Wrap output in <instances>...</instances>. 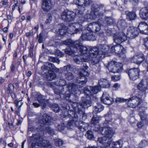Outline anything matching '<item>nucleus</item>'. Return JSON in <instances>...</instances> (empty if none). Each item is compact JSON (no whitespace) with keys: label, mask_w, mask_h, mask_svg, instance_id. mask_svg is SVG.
<instances>
[{"label":"nucleus","mask_w":148,"mask_h":148,"mask_svg":"<svg viewBox=\"0 0 148 148\" xmlns=\"http://www.w3.org/2000/svg\"><path fill=\"white\" fill-rule=\"evenodd\" d=\"M100 88L99 87L88 86L84 89V92L86 94V97H82V102L80 104L74 103L72 105L74 110H77V108H87L91 106V100L96 99V94L99 92Z\"/></svg>","instance_id":"obj_1"},{"label":"nucleus","mask_w":148,"mask_h":148,"mask_svg":"<svg viewBox=\"0 0 148 148\" xmlns=\"http://www.w3.org/2000/svg\"><path fill=\"white\" fill-rule=\"evenodd\" d=\"M62 43L70 47L65 51V53L69 55L73 56L76 52L81 55H86L88 52L87 48L83 46L78 40L73 41L68 39L63 41Z\"/></svg>","instance_id":"obj_2"},{"label":"nucleus","mask_w":148,"mask_h":148,"mask_svg":"<svg viewBox=\"0 0 148 148\" xmlns=\"http://www.w3.org/2000/svg\"><path fill=\"white\" fill-rule=\"evenodd\" d=\"M91 10L90 14H86L84 16L85 21L88 19L95 20L99 16H102L104 12L108 11L103 4L92 5L91 6Z\"/></svg>","instance_id":"obj_3"},{"label":"nucleus","mask_w":148,"mask_h":148,"mask_svg":"<svg viewBox=\"0 0 148 148\" xmlns=\"http://www.w3.org/2000/svg\"><path fill=\"white\" fill-rule=\"evenodd\" d=\"M103 124V127H100L99 126H98L97 127H95L94 130L95 132L104 135L105 136L111 140L114 134L113 130L111 127L112 126L111 121L107 120L106 118Z\"/></svg>","instance_id":"obj_4"},{"label":"nucleus","mask_w":148,"mask_h":148,"mask_svg":"<svg viewBox=\"0 0 148 148\" xmlns=\"http://www.w3.org/2000/svg\"><path fill=\"white\" fill-rule=\"evenodd\" d=\"M68 118L73 119L68 121L67 125V127L68 129H72L74 126H77L79 123H81V121H78V116L73 110H69L64 114L63 118L66 119Z\"/></svg>","instance_id":"obj_5"},{"label":"nucleus","mask_w":148,"mask_h":148,"mask_svg":"<svg viewBox=\"0 0 148 148\" xmlns=\"http://www.w3.org/2000/svg\"><path fill=\"white\" fill-rule=\"evenodd\" d=\"M81 67L82 68L79 71V75L77 77V85L79 88H81L85 84L87 81L86 76L89 75L88 71V67L85 63H82Z\"/></svg>","instance_id":"obj_6"},{"label":"nucleus","mask_w":148,"mask_h":148,"mask_svg":"<svg viewBox=\"0 0 148 148\" xmlns=\"http://www.w3.org/2000/svg\"><path fill=\"white\" fill-rule=\"evenodd\" d=\"M101 29L99 24H97L96 23L93 22L90 23L87 27V31L86 33L82 34L80 39L85 40L84 38L90 36L93 32H97L99 31Z\"/></svg>","instance_id":"obj_7"},{"label":"nucleus","mask_w":148,"mask_h":148,"mask_svg":"<svg viewBox=\"0 0 148 148\" xmlns=\"http://www.w3.org/2000/svg\"><path fill=\"white\" fill-rule=\"evenodd\" d=\"M34 141L37 142L36 143L39 145L42 146L45 148H51L52 144L47 140H44L42 136L38 134L32 136Z\"/></svg>","instance_id":"obj_8"},{"label":"nucleus","mask_w":148,"mask_h":148,"mask_svg":"<svg viewBox=\"0 0 148 148\" xmlns=\"http://www.w3.org/2000/svg\"><path fill=\"white\" fill-rule=\"evenodd\" d=\"M76 4L79 6V10H77L75 12V14L81 15L83 13L85 8L89 6L92 3V0H76Z\"/></svg>","instance_id":"obj_9"},{"label":"nucleus","mask_w":148,"mask_h":148,"mask_svg":"<svg viewBox=\"0 0 148 148\" xmlns=\"http://www.w3.org/2000/svg\"><path fill=\"white\" fill-rule=\"evenodd\" d=\"M128 106L130 108H135L138 107L140 108L142 107H141V105L142 103L141 97H138L134 96L128 99Z\"/></svg>","instance_id":"obj_10"},{"label":"nucleus","mask_w":148,"mask_h":148,"mask_svg":"<svg viewBox=\"0 0 148 148\" xmlns=\"http://www.w3.org/2000/svg\"><path fill=\"white\" fill-rule=\"evenodd\" d=\"M75 14L67 10H64L61 15L62 20L66 22L73 21L75 17Z\"/></svg>","instance_id":"obj_11"},{"label":"nucleus","mask_w":148,"mask_h":148,"mask_svg":"<svg viewBox=\"0 0 148 148\" xmlns=\"http://www.w3.org/2000/svg\"><path fill=\"white\" fill-rule=\"evenodd\" d=\"M139 72L140 70L137 68L131 69L127 71L130 79L133 81H135L139 78Z\"/></svg>","instance_id":"obj_12"},{"label":"nucleus","mask_w":148,"mask_h":148,"mask_svg":"<svg viewBox=\"0 0 148 148\" xmlns=\"http://www.w3.org/2000/svg\"><path fill=\"white\" fill-rule=\"evenodd\" d=\"M114 42L116 44H119L127 40L125 34L123 32L114 34L113 36Z\"/></svg>","instance_id":"obj_13"},{"label":"nucleus","mask_w":148,"mask_h":148,"mask_svg":"<svg viewBox=\"0 0 148 148\" xmlns=\"http://www.w3.org/2000/svg\"><path fill=\"white\" fill-rule=\"evenodd\" d=\"M137 88L145 96L146 91L148 90V82L146 79H142L138 85Z\"/></svg>","instance_id":"obj_14"},{"label":"nucleus","mask_w":148,"mask_h":148,"mask_svg":"<svg viewBox=\"0 0 148 148\" xmlns=\"http://www.w3.org/2000/svg\"><path fill=\"white\" fill-rule=\"evenodd\" d=\"M107 67L110 72L114 73L120 72L123 69L122 67L116 66L115 62L114 61H112L109 62Z\"/></svg>","instance_id":"obj_15"},{"label":"nucleus","mask_w":148,"mask_h":148,"mask_svg":"<svg viewBox=\"0 0 148 148\" xmlns=\"http://www.w3.org/2000/svg\"><path fill=\"white\" fill-rule=\"evenodd\" d=\"M110 51L112 53H115L120 56L125 53V50L123 47L120 44H116L112 46L111 48Z\"/></svg>","instance_id":"obj_16"},{"label":"nucleus","mask_w":148,"mask_h":148,"mask_svg":"<svg viewBox=\"0 0 148 148\" xmlns=\"http://www.w3.org/2000/svg\"><path fill=\"white\" fill-rule=\"evenodd\" d=\"M111 142V140L104 136L98 138L97 143V144L99 143L102 145L104 148H106L110 146Z\"/></svg>","instance_id":"obj_17"},{"label":"nucleus","mask_w":148,"mask_h":148,"mask_svg":"<svg viewBox=\"0 0 148 148\" xmlns=\"http://www.w3.org/2000/svg\"><path fill=\"white\" fill-rule=\"evenodd\" d=\"M139 32L138 29L133 26L130 27L127 30V34L130 38H133L138 36Z\"/></svg>","instance_id":"obj_18"},{"label":"nucleus","mask_w":148,"mask_h":148,"mask_svg":"<svg viewBox=\"0 0 148 148\" xmlns=\"http://www.w3.org/2000/svg\"><path fill=\"white\" fill-rule=\"evenodd\" d=\"M67 87L68 90L74 95L79 92V90L78 89L79 86L77 84V85L72 83H69L67 85Z\"/></svg>","instance_id":"obj_19"},{"label":"nucleus","mask_w":148,"mask_h":148,"mask_svg":"<svg viewBox=\"0 0 148 148\" xmlns=\"http://www.w3.org/2000/svg\"><path fill=\"white\" fill-rule=\"evenodd\" d=\"M114 21V19L110 17H108L106 18L104 22L101 18L98 20V23L97 24H99L100 27L101 26H106L108 25H111L113 23Z\"/></svg>","instance_id":"obj_20"},{"label":"nucleus","mask_w":148,"mask_h":148,"mask_svg":"<svg viewBox=\"0 0 148 148\" xmlns=\"http://www.w3.org/2000/svg\"><path fill=\"white\" fill-rule=\"evenodd\" d=\"M101 101L104 103L109 105L112 104L113 99L110 97L108 92H104L101 98Z\"/></svg>","instance_id":"obj_21"},{"label":"nucleus","mask_w":148,"mask_h":148,"mask_svg":"<svg viewBox=\"0 0 148 148\" xmlns=\"http://www.w3.org/2000/svg\"><path fill=\"white\" fill-rule=\"evenodd\" d=\"M138 28L140 33L144 34H148V25L146 23L143 22L140 23Z\"/></svg>","instance_id":"obj_22"},{"label":"nucleus","mask_w":148,"mask_h":148,"mask_svg":"<svg viewBox=\"0 0 148 148\" xmlns=\"http://www.w3.org/2000/svg\"><path fill=\"white\" fill-rule=\"evenodd\" d=\"M74 60L75 62L77 64H79L82 63V62H87L89 61V57L81 56H77V54H76L74 57Z\"/></svg>","instance_id":"obj_23"},{"label":"nucleus","mask_w":148,"mask_h":148,"mask_svg":"<svg viewBox=\"0 0 148 148\" xmlns=\"http://www.w3.org/2000/svg\"><path fill=\"white\" fill-rule=\"evenodd\" d=\"M52 7V2L51 0H43L42 7L44 11H48Z\"/></svg>","instance_id":"obj_24"},{"label":"nucleus","mask_w":148,"mask_h":148,"mask_svg":"<svg viewBox=\"0 0 148 148\" xmlns=\"http://www.w3.org/2000/svg\"><path fill=\"white\" fill-rule=\"evenodd\" d=\"M139 14L142 19L145 20L148 19V6L141 8L140 10Z\"/></svg>","instance_id":"obj_25"},{"label":"nucleus","mask_w":148,"mask_h":148,"mask_svg":"<svg viewBox=\"0 0 148 148\" xmlns=\"http://www.w3.org/2000/svg\"><path fill=\"white\" fill-rule=\"evenodd\" d=\"M14 91V85L11 83L9 84L5 91L6 94L8 95L10 94L12 97L13 99H14L16 98V95Z\"/></svg>","instance_id":"obj_26"},{"label":"nucleus","mask_w":148,"mask_h":148,"mask_svg":"<svg viewBox=\"0 0 148 148\" xmlns=\"http://www.w3.org/2000/svg\"><path fill=\"white\" fill-rule=\"evenodd\" d=\"M98 83L100 86H97V87H99L100 88L101 87L108 88H109L110 86V84L109 81L107 79L104 78L100 79L98 81ZM95 87H97V86H95ZM100 90H101V89Z\"/></svg>","instance_id":"obj_27"},{"label":"nucleus","mask_w":148,"mask_h":148,"mask_svg":"<svg viewBox=\"0 0 148 148\" xmlns=\"http://www.w3.org/2000/svg\"><path fill=\"white\" fill-rule=\"evenodd\" d=\"M89 55L86 56L89 57V60H90V57H94L97 56L98 55H101L99 53L98 48L94 47L91 48L89 51Z\"/></svg>","instance_id":"obj_28"},{"label":"nucleus","mask_w":148,"mask_h":148,"mask_svg":"<svg viewBox=\"0 0 148 148\" xmlns=\"http://www.w3.org/2000/svg\"><path fill=\"white\" fill-rule=\"evenodd\" d=\"M52 119L51 117L47 114L45 113L42 116V122L43 124L46 125H50L52 123Z\"/></svg>","instance_id":"obj_29"},{"label":"nucleus","mask_w":148,"mask_h":148,"mask_svg":"<svg viewBox=\"0 0 148 148\" xmlns=\"http://www.w3.org/2000/svg\"><path fill=\"white\" fill-rule=\"evenodd\" d=\"M98 51L100 55L101 54H105L109 49V47L107 45H100L98 46Z\"/></svg>","instance_id":"obj_30"},{"label":"nucleus","mask_w":148,"mask_h":148,"mask_svg":"<svg viewBox=\"0 0 148 148\" xmlns=\"http://www.w3.org/2000/svg\"><path fill=\"white\" fill-rule=\"evenodd\" d=\"M82 27H79V28H75L73 26H69L68 28V31L71 34H77L82 32Z\"/></svg>","instance_id":"obj_31"},{"label":"nucleus","mask_w":148,"mask_h":148,"mask_svg":"<svg viewBox=\"0 0 148 148\" xmlns=\"http://www.w3.org/2000/svg\"><path fill=\"white\" fill-rule=\"evenodd\" d=\"M103 109L104 107L100 103H97V105L93 108L92 114L93 115H94L101 112Z\"/></svg>","instance_id":"obj_32"},{"label":"nucleus","mask_w":148,"mask_h":148,"mask_svg":"<svg viewBox=\"0 0 148 148\" xmlns=\"http://www.w3.org/2000/svg\"><path fill=\"white\" fill-rule=\"evenodd\" d=\"M139 115L142 121H144L146 124H148V118L147 116V114L145 110L141 111L140 109L139 110Z\"/></svg>","instance_id":"obj_33"},{"label":"nucleus","mask_w":148,"mask_h":148,"mask_svg":"<svg viewBox=\"0 0 148 148\" xmlns=\"http://www.w3.org/2000/svg\"><path fill=\"white\" fill-rule=\"evenodd\" d=\"M127 19L129 21L134 20L137 18V15L134 12L132 11L128 12H126Z\"/></svg>","instance_id":"obj_34"},{"label":"nucleus","mask_w":148,"mask_h":148,"mask_svg":"<svg viewBox=\"0 0 148 148\" xmlns=\"http://www.w3.org/2000/svg\"><path fill=\"white\" fill-rule=\"evenodd\" d=\"M37 99L40 106H42V109L45 108L46 107V104L45 103V99L44 96L41 95H38Z\"/></svg>","instance_id":"obj_35"},{"label":"nucleus","mask_w":148,"mask_h":148,"mask_svg":"<svg viewBox=\"0 0 148 148\" xmlns=\"http://www.w3.org/2000/svg\"><path fill=\"white\" fill-rule=\"evenodd\" d=\"M53 90L54 93L56 95H60L62 94L64 95L65 93H64V88L62 86H57Z\"/></svg>","instance_id":"obj_36"},{"label":"nucleus","mask_w":148,"mask_h":148,"mask_svg":"<svg viewBox=\"0 0 148 148\" xmlns=\"http://www.w3.org/2000/svg\"><path fill=\"white\" fill-rule=\"evenodd\" d=\"M101 55H98L97 56L95 57H90V58H92L91 60V64L93 66L99 64V63L101 60Z\"/></svg>","instance_id":"obj_37"},{"label":"nucleus","mask_w":148,"mask_h":148,"mask_svg":"<svg viewBox=\"0 0 148 148\" xmlns=\"http://www.w3.org/2000/svg\"><path fill=\"white\" fill-rule=\"evenodd\" d=\"M117 26L119 28H124L127 26V24L125 20H120L117 23Z\"/></svg>","instance_id":"obj_38"},{"label":"nucleus","mask_w":148,"mask_h":148,"mask_svg":"<svg viewBox=\"0 0 148 148\" xmlns=\"http://www.w3.org/2000/svg\"><path fill=\"white\" fill-rule=\"evenodd\" d=\"M56 77V74L53 71H49L47 74L46 75V78L49 80L54 79Z\"/></svg>","instance_id":"obj_39"},{"label":"nucleus","mask_w":148,"mask_h":148,"mask_svg":"<svg viewBox=\"0 0 148 148\" xmlns=\"http://www.w3.org/2000/svg\"><path fill=\"white\" fill-rule=\"evenodd\" d=\"M123 141L121 140L114 142L112 146L113 148H121L123 146Z\"/></svg>","instance_id":"obj_40"},{"label":"nucleus","mask_w":148,"mask_h":148,"mask_svg":"<svg viewBox=\"0 0 148 148\" xmlns=\"http://www.w3.org/2000/svg\"><path fill=\"white\" fill-rule=\"evenodd\" d=\"M72 69L71 65L69 64L61 68L60 69L62 70V72L64 74L69 72V71H71Z\"/></svg>","instance_id":"obj_41"},{"label":"nucleus","mask_w":148,"mask_h":148,"mask_svg":"<svg viewBox=\"0 0 148 148\" xmlns=\"http://www.w3.org/2000/svg\"><path fill=\"white\" fill-rule=\"evenodd\" d=\"M76 110V111L77 112V114L78 117L82 116L83 118H84L85 119H86V113H85L84 112L81 108H77V110Z\"/></svg>","instance_id":"obj_42"},{"label":"nucleus","mask_w":148,"mask_h":148,"mask_svg":"<svg viewBox=\"0 0 148 148\" xmlns=\"http://www.w3.org/2000/svg\"><path fill=\"white\" fill-rule=\"evenodd\" d=\"M60 25L61 28L59 29L58 33L60 35L62 36L65 34L66 27L63 24H61Z\"/></svg>","instance_id":"obj_43"},{"label":"nucleus","mask_w":148,"mask_h":148,"mask_svg":"<svg viewBox=\"0 0 148 148\" xmlns=\"http://www.w3.org/2000/svg\"><path fill=\"white\" fill-rule=\"evenodd\" d=\"M46 64L47 66L48 71H50V70H51L54 71H57L59 70L58 69H57L55 67L53 64L49 62H47Z\"/></svg>","instance_id":"obj_44"},{"label":"nucleus","mask_w":148,"mask_h":148,"mask_svg":"<svg viewBox=\"0 0 148 148\" xmlns=\"http://www.w3.org/2000/svg\"><path fill=\"white\" fill-rule=\"evenodd\" d=\"M85 136L89 140H93L94 138V136L92 132L90 130L87 131L85 134Z\"/></svg>","instance_id":"obj_45"},{"label":"nucleus","mask_w":148,"mask_h":148,"mask_svg":"<svg viewBox=\"0 0 148 148\" xmlns=\"http://www.w3.org/2000/svg\"><path fill=\"white\" fill-rule=\"evenodd\" d=\"M82 123V122L81 121V123H80L78 125V126L77 127H78V129L80 131L83 132L87 130L88 127L87 125H83V124H82V125H79L80 124H81Z\"/></svg>","instance_id":"obj_46"},{"label":"nucleus","mask_w":148,"mask_h":148,"mask_svg":"<svg viewBox=\"0 0 148 148\" xmlns=\"http://www.w3.org/2000/svg\"><path fill=\"white\" fill-rule=\"evenodd\" d=\"M57 82L58 85L62 87L65 86L66 84V80L63 78L59 79Z\"/></svg>","instance_id":"obj_47"},{"label":"nucleus","mask_w":148,"mask_h":148,"mask_svg":"<svg viewBox=\"0 0 148 148\" xmlns=\"http://www.w3.org/2000/svg\"><path fill=\"white\" fill-rule=\"evenodd\" d=\"M99 120V117L97 116L95 117V116H93L92 119L91 123L92 124L95 125L96 123H98Z\"/></svg>","instance_id":"obj_48"},{"label":"nucleus","mask_w":148,"mask_h":148,"mask_svg":"<svg viewBox=\"0 0 148 148\" xmlns=\"http://www.w3.org/2000/svg\"><path fill=\"white\" fill-rule=\"evenodd\" d=\"M66 79L68 80H71L72 79L73 77V76L72 73L69 72H67V73H64Z\"/></svg>","instance_id":"obj_49"},{"label":"nucleus","mask_w":148,"mask_h":148,"mask_svg":"<svg viewBox=\"0 0 148 148\" xmlns=\"http://www.w3.org/2000/svg\"><path fill=\"white\" fill-rule=\"evenodd\" d=\"M63 142L62 140L60 139H56L55 140V144L57 146H60L62 145Z\"/></svg>","instance_id":"obj_50"},{"label":"nucleus","mask_w":148,"mask_h":148,"mask_svg":"<svg viewBox=\"0 0 148 148\" xmlns=\"http://www.w3.org/2000/svg\"><path fill=\"white\" fill-rule=\"evenodd\" d=\"M46 130L48 133L51 135H52L55 134V132L53 129H51L50 127H47L46 128Z\"/></svg>","instance_id":"obj_51"},{"label":"nucleus","mask_w":148,"mask_h":148,"mask_svg":"<svg viewBox=\"0 0 148 148\" xmlns=\"http://www.w3.org/2000/svg\"><path fill=\"white\" fill-rule=\"evenodd\" d=\"M84 40L89 41H93L95 40L96 39V37L93 34V33L90 35V36H88V38H85Z\"/></svg>","instance_id":"obj_52"},{"label":"nucleus","mask_w":148,"mask_h":148,"mask_svg":"<svg viewBox=\"0 0 148 148\" xmlns=\"http://www.w3.org/2000/svg\"><path fill=\"white\" fill-rule=\"evenodd\" d=\"M148 145V142L145 140H142L139 144L140 147H144Z\"/></svg>","instance_id":"obj_53"},{"label":"nucleus","mask_w":148,"mask_h":148,"mask_svg":"<svg viewBox=\"0 0 148 148\" xmlns=\"http://www.w3.org/2000/svg\"><path fill=\"white\" fill-rule=\"evenodd\" d=\"M136 55L137 57V58H140L142 60H145V61L146 58L143 53H137Z\"/></svg>","instance_id":"obj_54"},{"label":"nucleus","mask_w":148,"mask_h":148,"mask_svg":"<svg viewBox=\"0 0 148 148\" xmlns=\"http://www.w3.org/2000/svg\"><path fill=\"white\" fill-rule=\"evenodd\" d=\"M52 18L51 15L50 14H49L48 15L47 18L45 22V23L46 24H48L50 23L52 21Z\"/></svg>","instance_id":"obj_55"},{"label":"nucleus","mask_w":148,"mask_h":148,"mask_svg":"<svg viewBox=\"0 0 148 148\" xmlns=\"http://www.w3.org/2000/svg\"><path fill=\"white\" fill-rule=\"evenodd\" d=\"M36 143L37 142L32 143L31 145H29V146L32 148H42V147H40L41 146L37 144Z\"/></svg>","instance_id":"obj_56"},{"label":"nucleus","mask_w":148,"mask_h":148,"mask_svg":"<svg viewBox=\"0 0 148 148\" xmlns=\"http://www.w3.org/2000/svg\"><path fill=\"white\" fill-rule=\"evenodd\" d=\"M65 128L64 124L62 123L58 125L57 127V128L59 131L63 130Z\"/></svg>","instance_id":"obj_57"},{"label":"nucleus","mask_w":148,"mask_h":148,"mask_svg":"<svg viewBox=\"0 0 148 148\" xmlns=\"http://www.w3.org/2000/svg\"><path fill=\"white\" fill-rule=\"evenodd\" d=\"M121 76L120 75H115L111 77L112 80L114 81H117L120 79Z\"/></svg>","instance_id":"obj_58"},{"label":"nucleus","mask_w":148,"mask_h":148,"mask_svg":"<svg viewBox=\"0 0 148 148\" xmlns=\"http://www.w3.org/2000/svg\"><path fill=\"white\" fill-rule=\"evenodd\" d=\"M93 67L95 69V71L98 73L100 72L101 71V66L99 64L93 66Z\"/></svg>","instance_id":"obj_59"},{"label":"nucleus","mask_w":148,"mask_h":148,"mask_svg":"<svg viewBox=\"0 0 148 148\" xmlns=\"http://www.w3.org/2000/svg\"><path fill=\"white\" fill-rule=\"evenodd\" d=\"M137 57L136 55L131 57L130 58L131 62L132 63H135L137 64V63L138 62H137Z\"/></svg>","instance_id":"obj_60"},{"label":"nucleus","mask_w":148,"mask_h":148,"mask_svg":"<svg viewBox=\"0 0 148 148\" xmlns=\"http://www.w3.org/2000/svg\"><path fill=\"white\" fill-rule=\"evenodd\" d=\"M55 82H49L48 83V86L53 89L57 86L55 84Z\"/></svg>","instance_id":"obj_61"},{"label":"nucleus","mask_w":148,"mask_h":148,"mask_svg":"<svg viewBox=\"0 0 148 148\" xmlns=\"http://www.w3.org/2000/svg\"><path fill=\"white\" fill-rule=\"evenodd\" d=\"M52 108L53 110L55 112H58L59 111V108L57 104H55L52 106Z\"/></svg>","instance_id":"obj_62"},{"label":"nucleus","mask_w":148,"mask_h":148,"mask_svg":"<svg viewBox=\"0 0 148 148\" xmlns=\"http://www.w3.org/2000/svg\"><path fill=\"white\" fill-rule=\"evenodd\" d=\"M128 99H123L121 98H117L115 99V101L117 103H120L126 101Z\"/></svg>","instance_id":"obj_63"},{"label":"nucleus","mask_w":148,"mask_h":148,"mask_svg":"<svg viewBox=\"0 0 148 148\" xmlns=\"http://www.w3.org/2000/svg\"><path fill=\"white\" fill-rule=\"evenodd\" d=\"M144 45L147 49H148V37H147L143 39Z\"/></svg>","instance_id":"obj_64"}]
</instances>
